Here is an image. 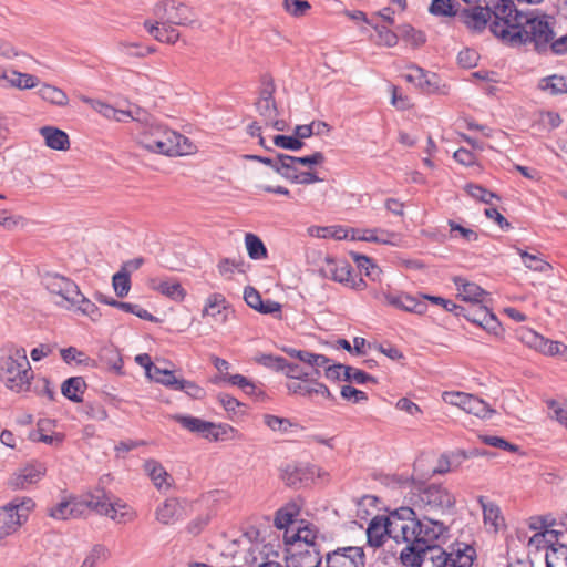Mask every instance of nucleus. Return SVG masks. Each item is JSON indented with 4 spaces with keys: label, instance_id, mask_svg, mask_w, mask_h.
<instances>
[{
    "label": "nucleus",
    "instance_id": "nucleus-60",
    "mask_svg": "<svg viewBox=\"0 0 567 567\" xmlns=\"http://www.w3.org/2000/svg\"><path fill=\"white\" fill-rule=\"evenodd\" d=\"M290 163H296L297 165L307 166L312 168L313 166L321 165L326 161V156L322 152H313L310 155L306 156H292V158H286Z\"/></svg>",
    "mask_w": 567,
    "mask_h": 567
},
{
    "label": "nucleus",
    "instance_id": "nucleus-59",
    "mask_svg": "<svg viewBox=\"0 0 567 567\" xmlns=\"http://www.w3.org/2000/svg\"><path fill=\"white\" fill-rule=\"evenodd\" d=\"M179 37L181 34L174 25L164 22L161 23L158 34L155 35V40L167 44H174L178 41Z\"/></svg>",
    "mask_w": 567,
    "mask_h": 567
},
{
    "label": "nucleus",
    "instance_id": "nucleus-61",
    "mask_svg": "<svg viewBox=\"0 0 567 567\" xmlns=\"http://www.w3.org/2000/svg\"><path fill=\"white\" fill-rule=\"evenodd\" d=\"M172 419L177 422L183 429L198 434L200 425L204 420L188 415V414H175L172 416Z\"/></svg>",
    "mask_w": 567,
    "mask_h": 567
},
{
    "label": "nucleus",
    "instance_id": "nucleus-31",
    "mask_svg": "<svg viewBox=\"0 0 567 567\" xmlns=\"http://www.w3.org/2000/svg\"><path fill=\"white\" fill-rule=\"evenodd\" d=\"M350 256L352 257L353 261L357 264V267L360 271H363L367 277H369L371 280L375 281L380 279V275L382 274L381 268L374 264L373 259L359 254V252H350Z\"/></svg>",
    "mask_w": 567,
    "mask_h": 567
},
{
    "label": "nucleus",
    "instance_id": "nucleus-41",
    "mask_svg": "<svg viewBox=\"0 0 567 567\" xmlns=\"http://www.w3.org/2000/svg\"><path fill=\"white\" fill-rule=\"evenodd\" d=\"M455 0H432L429 7V12L437 17H455L457 14Z\"/></svg>",
    "mask_w": 567,
    "mask_h": 567
},
{
    "label": "nucleus",
    "instance_id": "nucleus-32",
    "mask_svg": "<svg viewBox=\"0 0 567 567\" xmlns=\"http://www.w3.org/2000/svg\"><path fill=\"white\" fill-rule=\"evenodd\" d=\"M399 39L410 43L413 49L421 48L426 42V35L423 31L416 30L411 24H402L398 27Z\"/></svg>",
    "mask_w": 567,
    "mask_h": 567
},
{
    "label": "nucleus",
    "instance_id": "nucleus-34",
    "mask_svg": "<svg viewBox=\"0 0 567 567\" xmlns=\"http://www.w3.org/2000/svg\"><path fill=\"white\" fill-rule=\"evenodd\" d=\"M299 507L296 504H287L276 512L274 524L278 529L289 530L288 527L293 523L296 516L299 515Z\"/></svg>",
    "mask_w": 567,
    "mask_h": 567
},
{
    "label": "nucleus",
    "instance_id": "nucleus-45",
    "mask_svg": "<svg viewBox=\"0 0 567 567\" xmlns=\"http://www.w3.org/2000/svg\"><path fill=\"white\" fill-rule=\"evenodd\" d=\"M342 380L347 382H355L357 384H365L368 382L378 383L377 378L367 373L363 370L353 368L351 365H347L344 368V373L342 374Z\"/></svg>",
    "mask_w": 567,
    "mask_h": 567
},
{
    "label": "nucleus",
    "instance_id": "nucleus-21",
    "mask_svg": "<svg viewBox=\"0 0 567 567\" xmlns=\"http://www.w3.org/2000/svg\"><path fill=\"white\" fill-rule=\"evenodd\" d=\"M385 537L390 538L388 526L384 523L383 515H377L368 525L367 544L370 547L379 548L384 545Z\"/></svg>",
    "mask_w": 567,
    "mask_h": 567
},
{
    "label": "nucleus",
    "instance_id": "nucleus-58",
    "mask_svg": "<svg viewBox=\"0 0 567 567\" xmlns=\"http://www.w3.org/2000/svg\"><path fill=\"white\" fill-rule=\"evenodd\" d=\"M425 556L430 563H433V566L437 567H450L451 558L447 557L446 550L442 548L441 545H436L431 547V549H426Z\"/></svg>",
    "mask_w": 567,
    "mask_h": 567
},
{
    "label": "nucleus",
    "instance_id": "nucleus-35",
    "mask_svg": "<svg viewBox=\"0 0 567 567\" xmlns=\"http://www.w3.org/2000/svg\"><path fill=\"white\" fill-rule=\"evenodd\" d=\"M546 567H567V543L563 540L548 549L545 555Z\"/></svg>",
    "mask_w": 567,
    "mask_h": 567
},
{
    "label": "nucleus",
    "instance_id": "nucleus-13",
    "mask_svg": "<svg viewBox=\"0 0 567 567\" xmlns=\"http://www.w3.org/2000/svg\"><path fill=\"white\" fill-rule=\"evenodd\" d=\"M491 14L496 17V3L491 6V2H487L485 8L481 6L464 8L460 12V18L468 29L482 32L487 27Z\"/></svg>",
    "mask_w": 567,
    "mask_h": 567
},
{
    "label": "nucleus",
    "instance_id": "nucleus-42",
    "mask_svg": "<svg viewBox=\"0 0 567 567\" xmlns=\"http://www.w3.org/2000/svg\"><path fill=\"white\" fill-rule=\"evenodd\" d=\"M374 31L377 32L378 40L375 43L378 45H384L388 48H393L399 42V31L394 32L390 30L386 25L372 23L371 25Z\"/></svg>",
    "mask_w": 567,
    "mask_h": 567
},
{
    "label": "nucleus",
    "instance_id": "nucleus-26",
    "mask_svg": "<svg viewBox=\"0 0 567 567\" xmlns=\"http://www.w3.org/2000/svg\"><path fill=\"white\" fill-rule=\"evenodd\" d=\"M288 540L293 542V544H301V542H308L309 544H320L318 539L320 538L324 542V536H319L318 528L313 524H307L305 526H299L296 532L287 530L284 535V540L287 543Z\"/></svg>",
    "mask_w": 567,
    "mask_h": 567
},
{
    "label": "nucleus",
    "instance_id": "nucleus-6",
    "mask_svg": "<svg viewBox=\"0 0 567 567\" xmlns=\"http://www.w3.org/2000/svg\"><path fill=\"white\" fill-rule=\"evenodd\" d=\"M416 491L419 492V499L424 506L431 511L440 512L442 514L454 513L456 498L447 488L442 484H426L422 481L417 483Z\"/></svg>",
    "mask_w": 567,
    "mask_h": 567
},
{
    "label": "nucleus",
    "instance_id": "nucleus-48",
    "mask_svg": "<svg viewBox=\"0 0 567 567\" xmlns=\"http://www.w3.org/2000/svg\"><path fill=\"white\" fill-rule=\"evenodd\" d=\"M539 89L549 91L551 94H559L567 92V83L563 76L550 75L540 80Z\"/></svg>",
    "mask_w": 567,
    "mask_h": 567
},
{
    "label": "nucleus",
    "instance_id": "nucleus-33",
    "mask_svg": "<svg viewBox=\"0 0 567 567\" xmlns=\"http://www.w3.org/2000/svg\"><path fill=\"white\" fill-rule=\"evenodd\" d=\"M286 158H292V155L278 153V166L275 167V172L288 182L296 184L299 176L297 164L290 163Z\"/></svg>",
    "mask_w": 567,
    "mask_h": 567
},
{
    "label": "nucleus",
    "instance_id": "nucleus-15",
    "mask_svg": "<svg viewBox=\"0 0 567 567\" xmlns=\"http://www.w3.org/2000/svg\"><path fill=\"white\" fill-rule=\"evenodd\" d=\"M91 367L102 368L112 371L117 375H123V358L120 350L113 344H105L100 348L97 359H92Z\"/></svg>",
    "mask_w": 567,
    "mask_h": 567
},
{
    "label": "nucleus",
    "instance_id": "nucleus-54",
    "mask_svg": "<svg viewBox=\"0 0 567 567\" xmlns=\"http://www.w3.org/2000/svg\"><path fill=\"white\" fill-rule=\"evenodd\" d=\"M264 423L272 431H278L281 433H287L292 426H296L289 419L265 414Z\"/></svg>",
    "mask_w": 567,
    "mask_h": 567
},
{
    "label": "nucleus",
    "instance_id": "nucleus-10",
    "mask_svg": "<svg viewBox=\"0 0 567 567\" xmlns=\"http://www.w3.org/2000/svg\"><path fill=\"white\" fill-rule=\"evenodd\" d=\"M320 476V468L307 462H291L281 468L280 477L288 487L301 488L313 483Z\"/></svg>",
    "mask_w": 567,
    "mask_h": 567
},
{
    "label": "nucleus",
    "instance_id": "nucleus-25",
    "mask_svg": "<svg viewBox=\"0 0 567 567\" xmlns=\"http://www.w3.org/2000/svg\"><path fill=\"white\" fill-rule=\"evenodd\" d=\"M40 134L44 138L48 147L56 151H66L70 148L69 135L54 126H43Z\"/></svg>",
    "mask_w": 567,
    "mask_h": 567
},
{
    "label": "nucleus",
    "instance_id": "nucleus-27",
    "mask_svg": "<svg viewBox=\"0 0 567 567\" xmlns=\"http://www.w3.org/2000/svg\"><path fill=\"white\" fill-rule=\"evenodd\" d=\"M86 382L82 377H71L61 384V393L64 398L74 403L83 402V393Z\"/></svg>",
    "mask_w": 567,
    "mask_h": 567
},
{
    "label": "nucleus",
    "instance_id": "nucleus-46",
    "mask_svg": "<svg viewBox=\"0 0 567 567\" xmlns=\"http://www.w3.org/2000/svg\"><path fill=\"white\" fill-rule=\"evenodd\" d=\"M174 390L183 391L189 398L195 399V400H202L206 395V391L204 388L199 386L194 381L185 380L182 378H178L177 384H175Z\"/></svg>",
    "mask_w": 567,
    "mask_h": 567
},
{
    "label": "nucleus",
    "instance_id": "nucleus-38",
    "mask_svg": "<svg viewBox=\"0 0 567 567\" xmlns=\"http://www.w3.org/2000/svg\"><path fill=\"white\" fill-rule=\"evenodd\" d=\"M112 286L118 298L126 297L131 290L130 270L125 269V267H121V269L112 277Z\"/></svg>",
    "mask_w": 567,
    "mask_h": 567
},
{
    "label": "nucleus",
    "instance_id": "nucleus-47",
    "mask_svg": "<svg viewBox=\"0 0 567 567\" xmlns=\"http://www.w3.org/2000/svg\"><path fill=\"white\" fill-rule=\"evenodd\" d=\"M151 380L161 383L172 390H174L175 384H177L178 378L175 375L174 371L161 369L157 365L153 367L151 375H146Z\"/></svg>",
    "mask_w": 567,
    "mask_h": 567
},
{
    "label": "nucleus",
    "instance_id": "nucleus-36",
    "mask_svg": "<svg viewBox=\"0 0 567 567\" xmlns=\"http://www.w3.org/2000/svg\"><path fill=\"white\" fill-rule=\"evenodd\" d=\"M38 94L42 100L58 106H64L69 102V97L64 91L50 84H43L39 89Z\"/></svg>",
    "mask_w": 567,
    "mask_h": 567
},
{
    "label": "nucleus",
    "instance_id": "nucleus-20",
    "mask_svg": "<svg viewBox=\"0 0 567 567\" xmlns=\"http://www.w3.org/2000/svg\"><path fill=\"white\" fill-rule=\"evenodd\" d=\"M148 287L176 302L183 301L187 295L186 290L177 280H158L151 278L148 280Z\"/></svg>",
    "mask_w": 567,
    "mask_h": 567
},
{
    "label": "nucleus",
    "instance_id": "nucleus-53",
    "mask_svg": "<svg viewBox=\"0 0 567 567\" xmlns=\"http://www.w3.org/2000/svg\"><path fill=\"white\" fill-rule=\"evenodd\" d=\"M12 75L14 78L8 80L11 84V86L27 90V89H33L39 84V79L35 75L28 74V73H21L18 71H13Z\"/></svg>",
    "mask_w": 567,
    "mask_h": 567
},
{
    "label": "nucleus",
    "instance_id": "nucleus-19",
    "mask_svg": "<svg viewBox=\"0 0 567 567\" xmlns=\"http://www.w3.org/2000/svg\"><path fill=\"white\" fill-rule=\"evenodd\" d=\"M384 298L389 305L406 312L423 315L427 310V305L423 299L420 300L409 293H385Z\"/></svg>",
    "mask_w": 567,
    "mask_h": 567
},
{
    "label": "nucleus",
    "instance_id": "nucleus-5",
    "mask_svg": "<svg viewBox=\"0 0 567 567\" xmlns=\"http://www.w3.org/2000/svg\"><path fill=\"white\" fill-rule=\"evenodd\" d=\"M34 506L35 503L30 497H14L0 507V539L13 534L25 523Z\"/></svg>",
    "mask_w": 567,
    "mask_h": 567
},
{
    "label": "nucleus",
    "instance_id": "nucleus-62",
    "mask_svg": "<svg viewBox=\"0 0 567 567\" xmlns=\"http://www.w3.org/2000/svg\"><path fill=\"white\" fill-rule=\"evenodd\" d=\"M419 482L420 481H415L413 476H406V475H402V474H392V475H386L384 477V483L388 486L399 487V488H405V487L413 486V488L416 489Z\"/></svg>",
    "mask_w": 567,
    "mask_h": 567
},
{
    "label": "nucleus",
    "instance_id": "nucleus-44",
    "mask_svg": "<svg viewBox=\"0 0 567 567\" xmlns=\"http://www.w3.org/2000/svg\"><path fill=\"white\" fill-rule=\"evenodd\" d=\"M464 411L466 413L474 414L481 419L491 416L494 413V410L489 406L488 403L473 394L468 399L467 405Z\"/></svg>",
    "mask_w": 567,
    "mask_h": 567
},
{
    "label": "nucleus",
    "instance_id": "nucleus-8",
    "mask_svg": "<svg viewBox=\"0 0 567 567\" xmlns=\"http://www.w3.org/2000/svg\"><path fill=\"white\" fill-rule=\"evenodd\" d=\"M175 137V131L163 125L151 124L138 134V144L150 152L168 156L169 153L178 152V148H174L176 145L172 144V138Z\"/></svg>",
    "mask_w": 567,
    "mask_h": 567
},
{
    "label": "nucleus",
    "instance_id": "nucleus-50",
    "mask_svg": "<svg viewBox=\"0 0 567 567\" xmlns=\"http://www.w3.org/2000/svg\"><path fill=\"white\" fill-rule=\"evenodd\" d=\"M464 190L474 199L491 204L493 198H496V193L487 190L483 186L474 183H468L465 185Z\"/></svg>",
    "mask_w": 567,
    "mask_h": 567
},
{
    "label": "nucleus",
    "instance_id": "nucleus-64",
    "mask_svg": "<svg viewBox=\"0 0 567 567\" xmlns=\"http://www.w3.org/2000/svg\"><path fill=\"white\" fill-rule=\"evenodd\" d=\"M542 353L546 355H558L564 361H567V344L546 339V346L543 347Z\"/></svg>",
    "mask_w": 567,
    "mask_h": 567
},
{
    "label": "nucleus",
    "instance_id": "nucleus-51",
    "mask_svg": "<svg viewBox=\"0 0 567 567\" xmlns=\"http://www.w3.org/2000/svg\"><path fill=\"white\" fill-rule=\"evenodd\" d=\"M442 80L439 74L434 72H429L426 75L424 83L421 87V91L426 94L441 93L446 94V85L441 83Z\"/></svg>",
    "mask_w": 567,
    "mask_h": 567
},
{
    "label": "nucleus",
    "instance_id": "nucleus-18",
    "mask_svg": "<svg viewBox=\"0 0 567 567\" xmlns=\"http://www.w3.org/2000/svg\"><path fill=\"white\" fill-rule=\"evenodd\" d=\"M321 272L324 277L347 286L351 280L353 268L347 260H336L332 257H327L326 266L321 269Z\"/></svg>",
    "mask_w": 567,
    "mask_h": 567
},
{
    "label": "nucleus",
    "instance_id": "nucleus-11",
    "mask_svg": "<svg viewBox=\"0 0 567 567\" xmlns=\"http://www.w3.org/2000/svg\"><path fill=\"white\" fill-rule=\"evenodd\" d=\"M189 9L184 3H178L175 0H161L153 7V14L161 23H168L171 25H188L193 21L189 19Z\"/></svg>",
    "mask_w": 567,
    "mask_h": 567
},
{
    "label": "nucleus",
    "instance_id": "nucleus-7",
    "mask_svg": "<svg viewBox=\"0 0 567 567\" xmlns=\"http://www.w3.org/2000/svg\"><path fill=\"white\" fill-rule=\"evenodd\" d=\"M415 511L410 506H401L389 512L388 516L383 515L385 525L388 526L390 538L396 545L409 544L412 536L413 523L416 519Z\"/></svg>",
    "mask_w": 567,
    "mask_h": 567
},
{
    "label": "nucleus",
    "instance_id": "nucleus-52",
    "mask_svg": "<svg viewBox=\"0 0 567 567\" xmlns=\"http://www.w3.org/2000/svg\"><path fill=\"white\" fill-rule=\"evenodd\" d=\"M349 234L351 233V240H362V241H369V243H378V244H388L389 240L384 239L382 237H379L377 233L378 229H357V228H349Z\"/></svg>",
    "mask_w": 567,
    "mask_h": 567
},
{
    "label": "nucleus",
    "instance_id": "nucleus-28",
    "mask_svg": "<svg viewBox=\"0 0 567 567\" xmlns=\"http://www.w3.org/2000/svg\"><path fill=\"white\" fill-rule=\"evenodd\" d=\"M44 473L45 468L42 464H29L19 471L13 485L17 488H25L28 485L39 482Z\"/></svg>",
    "mask_w": 567,
    "mask_h": 567
},
{
    "label": "nucleus",
    "instance_id": "nucleus-9",
    "mask_svg": "<svg viewBox=\"0 0 567 567\" xmlns=\"http://www.w3.org/2000/svg\"><path fill=\"white\" fill-rule=\"evenodd\" d=\"M286 567H320L322 563L321 544L301 542L297 545L288 540L285 543Z\"/></svg>",
    "mask_w": 567,
    "mask_h": 567
},
{
    "label": "nucleus",
    "instance_id": "nucleus-63",
    "mask_svg": "<svg viewBox=\"0 0 567 567\" xmlns=\"http://www.w3.org/2000/svg\"><path fill=\"white\" fill-rule=\"evenodd\" d=\"M285 10L292 17H303L311 6L307 0H284Z\"/></svg>",
    "mask_w": 567,
    "mask_h": 567
},
{
    "label": "nucleus",
    "instance_id": "nucleus-22",
    "mask_svg": "<svg viewBox=\"0 0 567 567\" xmlns=\"http://www.w3.org/2000/svg\"><path fill=\"white\" fill-rule=\"evenodd\" d=\"M564 534L554 529H544L542 532H536L532 537L527 540V546L529 549L540 550V549H551L556 544L561 542Z\"/></svg>",
    "mask_w": 567,
    "mask_h": 567
},
{
    "label": "nucleus",
    "instance_id": "nucleus-24",
    "mask_svg": "<svg viewBox=\"0 0 567 567\" xmlns=\"http://www.w3.org/2000/svg\"><path fill=\"white\" fill-rule=\"evenodd\" d=\"M453 282L458 290V296H461L463 300L473 302V305L483 303V296L486 295V292L478 285L470 282L467 279L460 276L454 277Z\"/></svg>",
    "mask_w": 567,
    "mask_h": 567
},
{
    "label": "nucleus",
    "instance_id": "nucleus-3",
    "mask_svg": "<svg viewBox=\"0 0 567 567\" xmlns=\"http://www.w3.org/2000/svg\"><path fill=\"white\" fill-rule=\"evenodd\" d=\"M449 527L441 520H435L424 516H416L412 527V536L405 546L401 548L399 559L401 564H412L420 561V555L425 554L426 549L446 542Z\"/></svg>",
    "mask_w": 567,
    "mask_h": 567
},
{
    "label": "nucleus",
    "instance_id": "nucleus-39",
    "mask_svg": "<svg viewBox=\"0 0 567 567\" xmlns=\"http://www.w3.org/2000/svg\"><path fill=\"white\" fill-rule=\"evenodd\" d=\"M254 361L275 372H284L285 367H287V359L280 355H275L272 353H257L254 357Z\"/></svg>",
    "mask_w": 567,
    "mask_h": 567
},
{
    "label": "nucleus",
    "instance_id": "nucleus-4",
    "mask_svg": "<svg viewBox=\"0 0 567 567\" xmlns=\"http://www.w3.org/2000/svg\"><path fill=\"white\" fill-rule=\"evenodd\" d=\"M32 378L33 372L23 348H14L0 358V379L8 389L17 393L27 391Z\"/></svg>",
    "mask_w": 567,
    "mask_h": 567
},
{
    "label": "nucleus",
    "instance_id": "nucleus-12",
    "mask_svg": "<svg viewBox=\"0 0 567 567\" xmlns=\"http://www.w3.org/2000/svg\"><path fill=\"white\" fill-rule=\"evenodd\" d=\"M365 555L362 547H340L326 554V567H364Z\"/></svg>",
    "mask_w": 567,
    "mask_h": 567
},
{
    "label": "nucleus",
    "instance_id": "nucleus-37",
    "mask_svg": "<svg viewBox=\"0 0 567 567\" xmlns=\"http://www.w3.org/2000/svg\"><path fill=\"white\" fill-rule=\"evenodd\" d=\"M245 244L248 256L254 260L265 259L268 256V250L264 241L255 234L247 233L245 236Z\"/></svg>",
    "mask_w": 567,
    "mask_h": 567
},
{
    "label": "nucleus",
    "instance_id": "nucleus-30",
    "mask_svg": "<svg viewBox=\"0 0 567 567\" xmlns=\"http://www.w3.org/2000/svg\"><path fill=\"white\" fill-rule=\"evenodd\" d=\"M308 234L316 238H333L337 240L347 239L349 237L348 228L341 225L333 226H310Z\"/></svg>",
    "mask_w": 567,
    "mask_h": 567
},
{
    "label": "nucleus",
    "instance_id": "nucleus-55",
    "mask_svg": "<svg viewBox=\"0 0 567 567\" xmlns=\"http://www.w3.org/2000/svg\"><path fill=\"white\" fill-rule=\"evenodd\" d=\"M519 255L523 264L534 271L545 272L550 268V265L543 260L538 255L528 254L523 250H519Z\"/></svg>",
    "mask_w": 567,
    "mask_h": 567
},
{
    "label": "nucleus",
    "instance_id": "nucleus-23",
    "mask_svg": "<svg viewBox=\"0 0 567 567\" xmlns=\"http://www.w3.org/2000/svg\"><path fill=\"white\" fill-rule=\"evenodd\" d=\"M463 316L468 321L477 323L488 332L496 334V326L488 327L489 322H496V315L493 312V309L484 306L483 303L473 305L471 313H463Z\"/></svg>",
    "mask_w": 567,
    "mask_h": 567
},
{
    "label": "nucleus",
    "instance_id": "nucleus-43",
    "mask_svg": "<svg viewBox=\"0 0 567 567\" xmlns=\"http://www.w3.org/2000/svg\"><path fill=\"white\" fill-rule=\"evenodd\" d=\"M145 470L148 472L151 480L157 488H162L166 483V478L169 476L166 470L163 467L161 463L154 460H148L144 465Z\"/></svg>",
    "mask_w": 567,
    "mask_h": 567
},
{
    "label": "nucleus",
    "instance_id": "nucleus-56",
    "mask_svg": "<svg viewBox=\"0 0 567 567\" xmlns=\"http://www.w3.org/2000/svg\"><path fill=\"white\" fill-rule=\"evenodd\" d=\"M61 358L70 364L72 361H76L78 364H85L91 367L92 359L89 358L84 352L78 350L75 347H69L61 349Z\"/></svg>",
    "mask_w": 567,
    "mask_h": 567
},
{
    "label": "nucleus",
    "instance_id": "nucleus-17",
    "mask_svg": "<svg viewBox=\"0 0 567 567\" xmlns=\"http://www.w3.org/2000/svg\"><path fill=\"white\" fill-rule=\"evenodd\" d=\"M156 519L163 525H171L184 519L185 507L178 498H167L155 511Z\"/></svg>",
    "mask_w": 567,
    "mask_h": 567
},
{
    "label": "nucleus",
    "instance_id": "nucleus-40",
    "mask_svg": "<svg viewBox=\"0 0 567 567\" xmlns=\"http://www.w3.org/2000/svg\"><path fill=\"white\" fill-rule=\"evenodd\" d=\"M70 307H76V310L90 317L92 321H97L102 316L99 307L87 299L81 291L80 295L76 296V301H74V303H70Z\"/></svg>",
    "mask_w": 567,
    "mask_h": 567
},
{
    "label": "nucleus",
    "instance_id": "nucleus-49",
    "mask_svg": "<svg viewBox=\"0 0 567 567\" xmlns=\"http://www.w3.org/2000/svg\"><path fill=\"white\" fill-rule=\"evenodd\" d=\"M114 308H117L120 310H123L125 312H130L138 317L140 319L150 321V322H157L158 319L153 316L151 312H148L146 309L142 308L141 306L136 303L125 302V301H118V303H114Z\"/></svg>",
    "mask_w": 567,
    "mask_h": 567
},
{
    "label": "nucleus",
    "instance_id": "nucleus-57",
    "mask_svg": "<svg viewBox=\"0 0 567 567\" xmlns=\"http://www.w3.org/2000/svg\"><path fill=\"white\" fill-rule=\"evenodd\" d=\"M274 144L277 147L293 152L300 151L305 146V143L297 138L295 135L282 134L274 136Z\"/></svg>",
    "mask_w": 567,
    "mask_h": 567
},
{
    "label": "nucleus",
    "instance_id": "nucleus-1",
    "mask_svg": "<svg viewBox=\"0 0 567 567\" xmlns=\"http://www.w3.org/2000/svg\"><path fill=\"white\" fill-rule=\"evenodd\" d=\"M554 31L546 17L517 9L512 0H498V41L511 48L534 43L536 50L546 48Z\"/></svg>",
    "mask_w": 567,
    "mask_h": 567
},
{
    "label": "nucleus",
    "instance_id": "nucleus-29",
    "mask_svg": "<svg viewBox=\"0 0 567 567\" xmlns=\"http://www.w3.org/2000/svg\"><path fill=\"white\" fill-rule=\"evenodd\" d=\"M226 305V298L221 293H213L206 300L203 316H210L220 322H225L227 320Z\"/></svg>",
    "mask_w": 567,
    "mask_h": 567
},
{
    "label": "nucleus",
    "instance_id": "nucleus-2",
    "mask_svg": "<svg viewBox=\"0 0 567 567\" xmlns=\"http://www.w3.org/2000/svg\"><path fill=\"white\" fill-rule=\"evenodd\" d=\"M85 508H91L97 514L105 515L117 523H126L131 519L128 513L121 512L126 504L120 499L112 501L104 489H96L94 493L80 501L76 497L64 498L56 505L49 508L48 515L54 519L75 518L83 514Z\"/></svg>",
    "mask_w": 567,
    "mask_h": 567
},
{
    "label": "nucleus",
    "instance_id": "nucleus-14",
    "mask_svg": "<svg viewBox=\"0 0 567 567\" xmlns=\"http://www.w3.org/2000/svg\"><path fill=\"white\" fill-rule=\"evenodd\" d=\"M47 289L55 295L61 296L69 303L76 301L80 295L79 286L68 277L59 274H47L44 277Z\"/></svg>",
    "mask_w": 567,
    "mask_h": 567
},
{
    "label": "nucleus",
    "instance_id": "nucleus-16",
    "mask_svg": "<svg viewBox=\"0 0 567 567\" xmlns=\"http://www.w3.org/2000/svg\"><path fill=\"white\" fill-rule=\"evenodd\" d=\"M449 549L446 555L451 558L450 567H472L476 558V550L472 545L455 540Z\"/></svg>",
    "mask_w": 567,
    "mask_h": 567
}]
</instances>
